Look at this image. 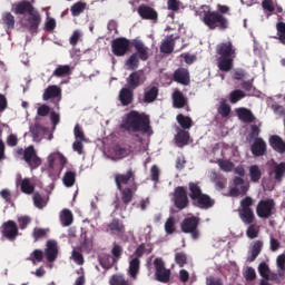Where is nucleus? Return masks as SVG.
I'll return each mask as SVG.
<instances>
[{
  "label": "nucleus",
  "instance_id": "nucleus-38",
  "mask_svg": "<svg viewBox=\"0 0 285 285\" xmlns=\"http://www.w3.org/2000/svg\"><path fill=\"white\" fill-rule=\"evenodd\" d=\"M157 97H159V88L154 86L149 90L145 91L144 102L153 104V101L157 100Z\"/></svg>",
  "mask_w": 285,
  "mask_h": 285
},
{
  "label": "nucleus",
  "instance_id": "nucleus-5",
  "mask_svg": "<svg viewBox=\"0 0 285 285\" xmlns=\"http://www.w3.org/2000/svg\"><path fill=\"white\" fill-rule=\"evenodd\" d=\"M180 230L185 235H190L191 239L197 240L199 238V217L189 216L183 219L180 223Z\"/></svg>",
  "mask_w": 285,
  "mask_h": 285
},
{
  "label": "nucleus",
  "instance_id": "nucleus-30",
  "mask_svg": "<svg viewBox=\"0 0 285 285\" xmlns=\"http://www.w3.org/2000/svg\"><path fill=\"white\" fill-rule=\"evenodd\" d=\"M139 271H141V261L138 258H131L128 267L129 277H131V279H137Z\"/></svg>",
  "mask_w": 285,
  "mask_h": 285
},
{
  "label": "nucleus",
  "instance_id": "nucleus-33",
  "mask_svg": "<svg viewBox=\"0 0 285 285\" xmlns=\"http://www.w3.org/2000/svg\"><path fill=\"white\" fill-rule=\"evenodd\" d=\"M186 104H188V100H186V97H184V92L176 90L173 94V106L174 108H185Z\"/></svg>",
  "mask_w": 285,
  "mask_h": 285
},
{
  "label": "nucleus",
  "instance_id": "nucleus-50",
  "mask_svg": "<svg viewBox=\"0 0 285 285\" xmlns=\"http://www.w3.org/2000/svg\"><path fill=\"white\" fill-rule=\"evenodd\" d=\"M68 75H70V66L60 65L53 71L52 77H66Z\"/></svg>",
  "mask_w": 285,
  "mask_h": 285
},
{
  "label": "nucleus",
  "instance_id": "nucleus-7",
  "mask_svg": "<svg viewBox=\"0 0 285 285\" xmlns=\"http://www.w3.org/2000/svg\"><path fill=\"white\" fill-rule=\"evenodd\" d=\"M174 206L178 208V210H184V208H188L190 200L188 199V191H186V187L178 186L174 190Z\"/></svg>",
  "mask_w": 285,
  "mask_h": 285
},
{
  "label": "nucleus",
  "instance_id": "nucleus-46",
  "mask_svg": "<svg viewBox=\"0 0 285 285\" xmlns=\"http://www.w3.org/2000/svg\"><path fill=\"white\" fill-rule=\"evenodd\" d=\"M112 262L114 264L121 259V255H124V247L118 245L117 243L114 244L111 248Z\"/></svg>",
  "mask_w": 285,
  "mask_h": 285
},
{
  "label": "nucleus",
  "instance_id": "nucleus-16",
  "mask_svg": "<svg viewBox=\"0 0 285 285\" xmlns=\"http://www.w3.org/2000/svg\"><path fill=\"white\" fill-rule=\"evenodd\" d=\"M43 101H50V99H58L56 106L59 110V101H61V87L57 85H50L45 89L42 95Z\"/></svg>",
  "mask_w": 285,
  "mask_h": 285
},
{
  "label": "nucleus",
  "instance_id": "nucleus-62",
  "mask_svg": "<svg viewBox=\"0 0 285 285\" xmlns=\"http://www.w3.org/2000/svg\"><path fill=\"white\" fill-rule=\"evenodd\" d=\"M159 175H161V171L159 170V167L157 165H153L151 168H150L151 181L157 184L159 181Z\"/></svg>",
  "mask_w": 285,
  "mask_h": 285
},
{
  "label": "nucleus",
  "instance_id": "nucleus-59",
  "mask_svg": "<svg viewBox=\"0 0 285 285\" xmlns=\"http://www.w3.org/2000/svg\"><path fill=\"white\" fill-rule=\"evenodd\" d=\"M73 135L76 140L86 141V134H83V129H81V126H79V124L75 126Z\"/></svg>",
  "mask_w": 285,
  "mask_h": 285
},
{
  "label": "nucleus",
  "instance_id": "nucleus-40",
  "mask_svg": "<svg viewBox=\"0 0 285 285\" xmlns=\"http://www.w3.org/2000/svg\"><path fill=\"white\" fill-rule=\"evenodd\" d=\"M62 181L67 188H72V186H75V181H77V173L70 170L66 171Z\"/></svg>",
  "mask_w": 285,
  "mask_h": 285
},
{
  "label": "nucleus",
  "instance_id": "nucleus-25",
  "mask_svg": "<svg viewBox=\"0 0 285 285\" xmlns=\"http://www.w3.org/2000/svg\"><path fill=\"white\" fill-rule=\"evenodd\" d=\"M132 46L136 50V55L140 61H148L150 55L148 53V47L141 42V40H134Z\"/></svg>",
  "mask_w": 285,
  "mask_h": 285
},
{
  "label": "nucleus",
  "instance_id": "nucleus-34",
  "mask_svg": "<svg viewBox=\"0 0 285 285\" xmlns=\"http://www.w3.org/2000/svg\"><path fill=\"white\" fill-rule=\"evenodd\" d=\"M150 253H153V246L141 243L134 252L132 259H141L144 255H150Z\"/></svg>",
  "mask_w": 285,
  "mask_h": 285
},
{
  "label": "nucleus",
  "instance_id": "nucleus-51",
  "mask_svg": "<svg viewBox=\"0 0 285 285\" xmlns=\"http://www.w3.org/2000/svg\"><path fill=\"white\" fill-rule=\"evenodd\" d=\"M86 2L79 1L72 4L71 7V14L72 17H79L83 10H86Z\"/></svg>",
  "mask_w": 285,
  "mask_h": 285
},
{
  "label": "nucleus",
  "instance_id": "nucleus-63",
  "mask_svg": "<svg viewBox=\"0 0 285 285\" xmlns=\"http://www.w3.org/2000/svg\"><path fill=\"white\" fill-rule=\"evenodd\" d=\"M244 277L247 282H255V279H257V273L255 272V268L248 267L244 274Z\"/></svg>",
  "mask_w": 285,
  "mask_h": 285
},
{
  "label": "nucleus",
  "instance_id": "nucleus-13",
  "mask_svg": "<svg viewBox=\"0 0 285 285\" xmlns=\"http://www.w3.org/2000/svg\"><path fill=\"white\" fill-rule=\"evenodd\" d=\"M115 184L118 190H121V188L128 186V184H130V186L137 184V181H135V171L129 169L126 174H117L115 176Z\"/></svg>",
  "mask_w": 285,
  "mask_h": 285
},
{
  "label": "nucleus",
  "instance_id": "nucleus-43",
  "mask_svg": "<svg viewBox=\"0 0 285 285\" xmlns=\"http://www.w3.org/2000/svg\"><path fill=\"white\" fill-rule=\"evenodd\" d=\"M108 228L116 233H126V226L121 220H119V218H114L111 224L108 225Z\"/></svg>",
  "mask_w": 285,
  "mask_h": 285
},
{
  "label": "nucleus",
  "instance_id": "nucleus-39",
  "mask_svg": "<svg viewBox=\"0 0 285 285\" xmlns=\"http://www.w3.org/2000/svg\"><path fill=\"white\" fill-rule=\"evenodd\" d=\"M273 173H274V179L278 183L282 181L285 177V163H279V164L275 163Z\"/></svg>",
  "mask_w": 285,
  "mask_h": 285
},
{
  "label": "nucleus",
  "instance_id": "nucleus-44",
  "mask_svg": "<svg viewBox=\"0 0 285 285\" xmlns=\"http://www.w3.org/2000/svg\"><path fill=\"white\" fill-rule=\"evenodd\" d=\"M27 262H31L33 265L41 264V262H43V250L35 249L27 258Z\"/></svg>",
  "mask_w": 285,
  "mask_h": 285
},
{
  "label": "nucleus",
  "instance_id": "nucleus-35",
  "mask_svg": "<svg viewBox=\"0 0 285 285\" xmlns=\"http://www.w3.org/2000/svg\"><path fill=\"white\" fill-rule=\"evenodd\" d=\"M177 124H179L183 130H190L193 126V118L185 116L184 114H178L176 117Z\"/></svg>",
  "mask_w": 285,
  "mask_h": 285
},
{
  "label": "nucleus",
  "instance_id": "nucleus-58",
  "mask_svg": "<svg viewBox=\"0 0 285 285\" xmlns=\"http://www.w3.org/2000/svg\"><path fill=\"white\" fill-rule=\"evenodd\" d=\"M80 250H82V253H90V250H92V239L85 236L80 244Z\"/></svg>",
  "mask_w": 285,
  "mask_h": 285
},
{
  "label": "nucleus",
  "instance_id": "nucleus-27",
  "mask_svg": "<svg viewBox=\"0 0 285 285\" xmlns=\"http://www.w3.org/2000/svg\"><path fill=\"white\" fill-rule=\"evenodd\" d=\"M111 161H120V159H126L130 155V148L124 147L121 145H116L112 150Z\"/></svg>",
  "mask_w": 285,
  "mask_h": 285
},
{
  "label": "nucleus",
  "instance_id": "nucleus-2",
  "mask_svg": "<svg viewBox=\"0 0 285 285\" xmlns=\"http://www.w3.org/2000/svg\"><path fill=\"white\" fill-rule=\"evenodd\" d=\"M189 198L191 200L193 206L196 208H200L202 210H208V208H213L215 206V200L208 196V194H204L202 190V186L199 183L190 181L188 184Z\"/></svg>",
  "mask_w": 285,
  "mask_h": 285
},
{
  "label": "nucleus",
  "instance_id": "nucleus-45",
  "mask_svg": "<svg viewBox=\"0 0 285 285\" xmlns=\"http://www.w3.org/2000/svg\"><path fill=\"white\" fill-rule=\"evenodd\" d=\"M218 115H220L223 118L230 116V105L226 102V99H220V105L218 107Z\"/></svg>",
  "mask_w": 285,
  "mask_h": 285
},
{
  "label": "nucleus",
  "instance_id": "nucleus-8",
  "mask_svg": "<svg viewBox=\"0 0 285 285\" xmlns=\"http://www.w3.org/2000/svg\"><path fill=\"white\" fill-rule=\"evenodd\" d=\"M130 50V40L125 37L116 38L111 41V52L115 57H124Z\"/></svg>",
  "mask_w": 285,
  "mask_h": 285
},
{
  "label": "nucleus",
  "instance_id": "nucleus-49",
  "mask_svg": "<svg viewBox=\"0 0 285 285\" xmlns=\"http://www.w3.org/2000/svg\"><path fill=\"white\" fill-rule=\"evenodd\" d=\"M175 262L179 268H184L188 264V255L185 252H178L175 254Z\"/></svg>",
  "mask_w": 285,
  "mask_h": 285
},
{
  "label": "nucleus",
  "instance_id": "nucleus-61",
  "mask_svg": "<svg viewBox=\"0 0 285 285\" xmlns=\"http://www.w3.org/2000/svg\"><path fill=\"white\" fill-rule=\"evenodd\" d=\"M258 273L263 279H266L271 273V267H268V264L266 263H261L258 266Z\"/></svg>",
  "mask_w": 285,
  "mask_h": 285
},
{
  "label": "nucleus",
  "instance_id": "nucleus-32",
  "mask_svg": "<svg viewBox=\"0 0 285 285\" xmlns=\"http://www.w3.org/2000/svg\"><path fill=\"white\" fill-rule=\"evenodd\" d=\"M233 61H235V58L218 57L217 67L222 72H230L233 70Z\"/></svg>",
  "mask_w": 285,
  "mask_h": 285
},
{
  "label": "nucleus",
  "instance_id": "nucleus-1",
  "mask_svg": "<svg viewBox=\"0 0 285 285\" xmlns=\"http://www.w3.org/2000/svg\"><path fill=\"white\" fill-rule=\"evenodd\" d=\"M121 130L126 132H142L144 135H153V127L150 126V117L146 114L132 110L126 115L120 124Z\"/></svg>",
  "mask_w": 285,
  "mask_h": 285
},
{
  "label": "nucleus",
  "instance_id": "nucleus-15",
  "mask_svg": "<svg viewBox=\"0 0 285 285\" xmlns=\"http://www.w3.org/2000/svg\"><path fill=\"white\" fill-rule=\"evenodd\" d=\"M137 12L145 21H157V19H159V13H157V10L147 4H140Z\"/></svg>",
  "mask_w": 285,
  "mask_h": 285
},
{
  "label": "nucleus",
  "instance_id": "nucleus-10",
  "mask_svg": "<svg viewBox=\"0 0 285 285\" xmlns=\"http://www.w3.org/2000/svg\"><path fill=\"white\" fill-rule=\"evenodd\" d=\"M0 232L2 237H6L9 242H14L19 237V227L14 220L4 222L0 227Z\"/></svg>",
  "mask_w": 285,
  "mask_h": 285
},
{
  "label": "nucleus",
  "instance_id": "nucleus-54",
  "mask_svg": "<svg viewBox=\"0 0 285 285\" xmlns=\"http://www.w3.org/2000/svg\"><path fill=\"white\" fill-rule=\"evenodd\" d=\"M32 199H33V206H36V208H39V209L46 208L47 203L43 199V196H41V194H39V191H36L33 194Z\"/></svg>",
  "mask_w": 285,
  "mask_h": 285
},
{
  "label": "nucleus",
  "instance_id": "nucleus-31",
  "mask_svg": "<svg viewBox=\"0 0 285 285\" xmlns=\"http://www.w3.org/2000/svg\"><path fill=\"white\" fill-rule=\"evenodd\" d=\"M189 139H190V132L186 131V129L177 130V135L175 136V141L178 148H184V146H188Z\"/></svg>",
  "mask_w": 285,
  "mask_h": 285
},
{
  "label": "nucleus",
  "instance_id": "nucleus-36",
  "mask_svg": "<svg viewBox=\"0 0 285 285\" xmlns=\"http://www.w3.org/2000/svg\"><path fill=\"white\" fill-rule=\"evenodd\" d=\"M175 50V39L173 36L167 37V39L160 46V52L164 55H171Z\"/></svg>",
  "mask_w": 285,
  "mask_h": 285
},
{
  "label": "nucleus",
  "instance_id": "nucleus-23",
  "mask_svg": "<svg viewBox=\"0 0 285 285\" xmlns=\"http://www.w3.org/2000/svg\"><path fill=\"white\" fill-rule=\"evenodd\" d=\"M35 7L28 0H22L14 4L13 12L14 14H29L31 16L35 12Z\"/></svg>",
  "mask_w": 285,
  "mask_h": 285
},
{
  "label": "nucleus",
  "instance_id": "nucleus-19",
  "mask_svg": "<svg viewBox=\"0 0 285 285\" xmlns=\"http://www.w3.org/2000/svg\"><path fill=\"white\" fill-rule=\"evenodd\" d=\"M216 52L219 57H226V58H235V47H233V42H222L216 47Z\"/></svg>",
  "mask_w": 285,
  "mask_h": 285
},
{
  "label": "nucleus",
  "instance_id": "nucleus-42",
  "mask_svg": "<svg viewBox=\"0 0 285 285\" xmlns=\"http://www.w3.org/2000/svg\"><path fill=\"white\" fill-rule=\"evenodd\" d=\"M127 70H137L139 68V56L132 53L125 62Z\"/></svg>",
  "mask_w": 285,
  "mask_h": 285
},
{
  "label": "nucleus",
  "instance_id": "nucleus-41",
  "mask_svg": "<svg viewBox=\"0 0 285 285\" xmlns=\"http://www.w3.org/2000/svg\"><path fill=\"white\" fill-rule=\"evenodd\" d=\"M249 178H250V181H253L254 184H257V181L262 179V169H259V166L252 165L249 167Z\"/></svg>",
  "mask_w": 285,
  "mask_h": 285
},
{
  "label": "nucleus",
  "instance_id": "nucleus-21",
  "mask_svg": "<svg viewBox=\"0 0 285 285\" xmlns=\"http://www.w3.org/2000/svg\"><path fill=\"white\" fill-rule=\"evenodd\" d=\"M1 23L7 32V35H10L12 30H14V26L17 23V20L14 19V14L10 11H4L1 13Z\"/></svg>",
  "mask_w": 285,
  "mask_h": 285
},
{
  "label": "nucleus",
  "instance_id": "nucleus-4",
  "mask_svg": "<svg viewBox=\"0 0 285 285\" xmlns=\"http://www.w3.org/2000/svg\"><path fill=\"white\" fill-rule=\"evenodd\" d=\"M277 204L273 198H265L258 202L256 206V215L261 219H271L272 215L277 213Z\"/></svg>",
  "mask_w": 285,
  "mask_h": 285
},
{
  "label": "nucleus",
  "instance_id": "nucleus-11",
  "mask_svg": "<svg viewBox=\"0 0 285 285\" xmlns=\"http://www.w3.org/2000/svg\"><path fill=\"white\" fill-rule=\"evenodd\" d=\"M127 86L131 90H137L139 86H144L146 83V73L144 70H136L126 78Z\"/></svg>",
  "mask_w": 285,
  "mask_h": 285
},
{
  "label": "nucleus",
  "instance_id": "nucleus-47",
  "mask_svg": "<svg viewBox=\"0 0 285 285\" xmlns=\"http://www.w3.org/2000/svg\"><path fill=\"white\" fill-rule=\"evenodd\" d=\"M60 222L63 226H70L72 224V212L63 209L60 214Z\"/></svg>",
  "mask_w": 285,
  "mask_h": 285
},
{
  "label": "nucleus",
  "instance_id": "nucleus-12",
  "mask_svg": "<svg viewBox=\"0 0 285 285\" xmlns=\"http://www.w3.org/2000/svg\"><path fill=\"white\" fill-rule=\"evenodd\" d=\"M22 159L30 168H39L41 166V158L37 155V149L32 145L24 149V157Z\"/></svg>",
  "mask_w": 285,
  "mask_h": 285
},
{
  "label": "nucleus",
  "instance_id": "nucleus-37",
  "mask_svg": "<svg viewBox=\"0 0 285 285\" xmlns=\"http://www.w3.org/2000/svg\"><path fill=\"white\" fill-rule=\"evenodd\" d=\"M20 181V190L24 195H32L35 193V185L30 180V178L19 179Z\"/></svg>",
  "mask_w": 285,
  "mask_h": 285
},
{
  "label": "nucleus",
  "instance_id": "nucleus-55",
  "mask_svg": "<svg viewBox=\"0 0 285 285\" xmlns=\"http://www.w3.org/2000/svg\"><path fill=\"white\" fill-rule=\"evenodd\" d=\"M247 230H246V235L249 239H255L257 237H259V230L257 229V226L255 224H247Z\"/></svg>",
  "mask_w": 285,
  "mask_h": 285
},
{
  "label": "nucleus",
  "instance_id": "nucleus-18",
  "mask_svg": "<svg viewBox=\"0 0 285 285\" xmlns=\"http://www.w3.org/2000/svg\"><path fill=\"white\" fill-rule=\"evenodd\" d=\"M173 79L176 83L188 86L190 83V72L188 69L180 67L174 71Z\"/></svg>",
  "mask_w": 285,
  "mask_h": 285
},
{
  "label": "nucleus",
  "instance_id": "nucleus-14",
  "mask_svg": "<svg viewBox=\"0 0 285 285\" xmlns=\"http://www.w3.org/2000/svg\"><path fill=\"white\" fill-rule=\"evenodd\" d=\"M40 26H41V13H39V11L36 10L27 18V23L24 24V28H27L30 35H37L39 32Z\"/></svg>",
  "mask_w": 285,
  "mask_h": 285
},
{
  "label": "nucleus",
  "instance_id": "nucleus-6",
  "mask_svg": "<svg viewBox=\"0 0 285 285\" xmlns=\"http://www.w3.org/2000/svg\"><path fill=\"white\" fill-rule=\"evenodd\" d=\"M254 202L250 196L245 197L240 200V209L238 210L239 218L242 219L243 224H254L255 223V212H253Z\"/></svg>",
  "mask_w": 285,
  "mask_h": 285
},
{
  "label": "nucleus",
  "instance_id": "nucleus-48",
  "mask_svg": "<svg viewBox=\"0 0 285 285\" xmlns=\"http://www.w3.org/2000/svg\"><path fill=\"white\" fill-rule=\"evenodd\" d=\"M245 97L246 94L243 90L236 89L229 94V101L230 104H237L238 101H242V99H244Z\"/></svg>",
  "mask_w": 285,
  "mask_h": 285
},
{
  "label": "nucleus",
  "instance_id": "nucleus-28",
  "mask_svg": "<svg viewBox=\"0 0 285 285\" xmlns=\"http://www.w3.org/2000/svg\"><path fill=\"white\" fill-rule=\"evenodd\" d=\"M236 115L240 121H244V124H253V121H255V115H253L250 109L240 107L236 109Z\"/></svg>",
  "mask_w": 285,
  "mask_h": 285
},
{
  "label": "nucleus",
  "instance_id": "nucleus-17",
  "mask_svg": "<svg viewBox=\"0 0 285 285\" xmlns=\"http://www.w3.org/2000/svg\"><path fill=\"white\" fill-rule=\"evenodd\" d=\"M137 189H138V185L134 183L129 187L121 188V190H119L121 202L125 206L124 210H126L128 204H130V202H132V198L135 197V193H137Z\"/></svg>",
  "mask_w": 285,
  "mask_h": 285
},
{
  "label": "nucleus",
  "instance_id": "nucleus-22",
  "mask_svg": "<svg viewBox=\"0 0 285 285\" xmlns=\"http://www.w3.org/2000/svg\"><path fill=\"white\" fill-rule=\"evenodd\" d=\"M118 99L121 106H130L135 99V89H130V87H124L119 91Z\"/></svg>",
  "mask_w": 285,
  "mask_h": 285
},
{
  "label": "nucleus",
  "instance_id": "nucleus-64",
  "mask_svg": "<svg viewBox=\"0 0 285 285\" xmlns=\"http://www.w3.org/2000/svg\"><path fill=\"white\" fill-rule=\"evenodd\" d=\"M71 257L73 262L78 264V266H83L85 259H83V254L81 252L73 250L71 254Z\"/></svg>",
  "mask_w": 285,
  "mask_h": 285
},
{
  "label": "nucleus",
  "instance_id": "nucleus-57",
  "mask_svg": "<svg viewBox=\"0 0 285 285\" xmlns=\"http://www.w3.org/2000/svg\"><path fill=\"white\" fill-rule=\"evenodd\" d=\"M276 30L279 42L285 46V22H277Z\"/></svg>",
  "mask_w": 285,
  "mask_h": 285
},
{
  "label": "nucleus",
  "instance_id": "nucleus-3",
  "mask_svg": "<svg viewBox=\"0 0 285 285\" xmlns=\"http://www.w3.org/2000/svg\"><path fill=\"white\" fill-rule=\"evenodd\" d=\"M200 21L209 29V30H228L230 28V21L226 16H223L218 11H204L200 18Z\"/></svg>",
  "mask_w": 285,
  "mask_h": 285
},
{
  "label": "nucleus",
  "instance_id": "nucleus-60",
  "mask_svg": "<svg viewBox=\"0 0 285 285\" xmlns=\"http://www.w3.org/2000/svg\"><path fill=\"white\" fill-rule=\"evenodd\" d=\"M32 222V218L30 216H21L18 218V225L20 230H26L28 228V225Z\"/></svg>",
  "mask_w": 285,
  "mask_h": 285
},
{
  "label": "nucleus",
  "instance_id": "nucleus-29",
  "mask_svg": "<svg viewBox=\"0 0 285 285\" xmlns=\"http://www.w3.org/2000/svg\"><path fill=\"white\" fill-rule=\"evenodd\" d=\"M264 248V242L256 240L252 244V247L249 249L250 255L247 257V262L253 263L257 257H259V254L262 253V249Z\"/></svg>",
  "mask_w": 285,
  "mask_h": 285
},
{
  "label": "nucleus",
  "instance_id": "nucleus-56",
  "mask_svg": "<svg viewBox=\"0 0 285 285\" xmlns=\"http://www.w3.org/2000/svg\"><path fill=\"white\" fill-rule=\"evenodd\" d=\"M177 222L175 220V217L170 216L166 223H165V232L167 235H173L175 233V225Z\"/></svg>",
  "mask_w": 285,
  "mask_h": 285
},
{
  "label": "nucleus",
  "instance_id": "nucleus-53",
  "mask_svg": "<svg viewBox=\"0 0 285 285\" xmlns=\"http://www.w3.org/2000/svg\"><path fill=\"white\" fill-rule=\"evenodd\" d=\"M217 164H218L220 170H224V173H230L233 170V168H235V164H233V161H230V160L218 159Z\"/></svg>",
  "mask_w": 285,
  "mask_h": 285
},
{
  "label": "nucleus",
  "instance_id": "nucleus-52",
  "mask_svg": "<svg viewBox=\"0 0 285 285\" xmlns=\"http://www.w3.org/2000/svg\"><path fill=\"white\" fill-rule=\"evenodd\" d=\"M41 130H43V127L39 124L30 127V132L33 141H41Z\"/></svg>",
  "mask_w": 285,
  "mask_h": 285
},
{
  "label": "nucleus",
  "instance_id": "nucleus-24",
  "mask_svg": "<svg viewBox=\"0 0 285 285\" xmlns=\"http://www.w3.org/2000/svg\"><path fill=\"white\" fill-rule=\"evenodd\" d=\"M271 148L278 153L279 155H284L285 153V140L278 135H272L268 139Z\"/></svg>",
  "mask_w": 285,
  "mask_h": 285
},
{
  "label": "nucleus",
  "instance_id": "nucleus-9",
  "mask_svg": "<svg viewBox=\"0 0 285 285\" xmlns=\"http://www.w3.org/2000/svg\"><path fill=\"white\" fill-rule=\"evenodd\" d=\"M154 266L156 268L155 277L157 282H161L163 284H168L170 282V269L166 268V264L164 259L156 258L154 261Z\"/></svg>",
  "mask_w": 285,
  "mask_h": 285
},
{
  "label": "nucleus",
  "instance_id": "nucleus-20",
  "mask_svg": "<svg viewBox=\"0 0 285 285\" xmlns=\"http://www.w3.org/2000/svg\"><path fill=\"white\" fill-rule=\"evenodd\" d=\"M267 145L264 138H255L250 146V153L254 157H264L266 155Z\"/></svg>",
  "mask_w": 285,
  "mask_h": 285
},
{
  "label": "nucleus",
  "instance_id": "nucleus-26",
  "mask_svg": "<svg viewBox=\"0 0 285 285\" xmlns=\"http://www.w3.org/2000/svg\"><path fill=\"white\" fill-rule=\"evenodd\" d=\"M45 255H46L47 262L52 263L57 259V255H59V249L57 248V242L55 240L47 242V248L45 249Z\"/></svg>",
  "mask_w": 285,
  "mask_h": 285
}]
</instances>
